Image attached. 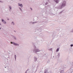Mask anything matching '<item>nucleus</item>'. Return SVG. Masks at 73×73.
<instances>
[{"label": "nucleus", "mask_w": 73, "mask_h": 73, "mask_svg": "<svg viewBox=\"0 0 73 73\" xmlns=\"http://www.w3.org/2000/svg\"><path fill=\"white\" fill-rule=\"evenodd\" d=\"M0 29H1V28H0Z\"/></svg>", "instance_id": "nucleus-36"}, {"label": "nucleus", "mask_w": 73, "mask_h": 73, "mask_svg": "<svg viewBox=\"0 0 73 73\" xmlns=\"http://www.w3.org/2000/svg\"><path fill=\"white\" fill-rule=\"evenodd\" d=\"M19 10L20 11H21L22 12L23 11V10H22V9L21 7H19Z\"/></svg>", "instance_id": "nucleus-15"}, {"label": "nucleus", "mask_w": 73, "mask_h": 73, "mask_svg": "<svg viewBox=\"0 0 73 73\" xmlns=\"http://www.w3.org/2000/svg\"><path fill=\"white\" fill-rule=\"evenodd\" d=\"M62 5L61 6L60 8H62L63 7H64V1H63L61 2Z\"/></svg>", "instance_id": "nucleus-4"}, {"label": "nucleus", "mask_w": 73, "mask_h": 73, "mask_svg": "<svg viewBox=\"0 0 73 73\" xmlns=\"http://www.w3.org/2000/svg\"><path fill=\"white\" fill-rule=\"evenodd\" d=\"M64 68H67V66H66V65H65L64 66Z\"/></svg>", "instance_id": "nucleus-21"}, {"label": "nucleus", "mask_w": 73, "mask_h": 73, "mask_svg": "<svg viewBox=\"0 0 73 73\" xmlns=\"http://www.w3.org/2000/svg\"><path fill=\"white\" fill-rule=\"evenodd\" d=\"M70 46H71V47H72V46H73V44H71Z\"/></svg>", "instance_id": "nucleus-22"}, {"label": "nucleus", "mask_w": 73, "mask_h": 73, "mask_svg": "<svg viewBox=\"0 0 73 73\" xmlns=\"http://www.w3.org/2000/svg\"><path fill=\"white\" fill-rule=\"evenodd\" d=\"M40 35H41V36H42V35H43V34H41Z\"/></svg>", "instance_id": "nucleus-26"}, {"label": "nucleus", "mask_w": 73, "mask_h": 73, "mask_svg": "<svg viewBox=\"0 0 73 73\" xmlns=\"http://www.w3.org/2000/svg\"><path fill=\"white\" fill-rule=\"evenodd\" d=\"M54 1L55 2L56 4H58L59 2H60V0H54Z\"/></svg>", "instance_id": "nucleus-8"}, {"label": "nucleus", "mask_w": 73, "mask_h": 73, "mask_svg": "<svg viewBox=\"0 0 73 73\" xmlns=\"http://www.w3.org/2000/svg\"><path fill=\"white\" fill-rule=\"evenodd\" d=\"M19 0V1H21V0Z\"/></svg>", "instance_id": "nucleus-35"}, {"label": "nucleus", "mask_w": 73, "mask_h": 73, "mask_svg": "<svg viewBox=\"0 0 73 73\" xmlns=\"http://www.w3.org/2000/svg\"><path fill=\"white\" fill-rule=\"evenodd\" d=\"M11 24L12 25H13V26H14L15 25V23H14V22L12 21L11 22Z\"/></svg>", "instance_id": "nucleus-9"}, {"label": "nucleus", "mask_w": 73, "mask_h": 73, "mask_svg": "<svg viewBox=\"0 0 73 73\" xmlns=\"http://www.w3.org/2000/svg\"><path fill=\"white\" fill-rule=\"evenodd\" d=\"M70 73H73V72H71Z\"/></svg>", "instance_id": "nucleus-27"}, {"label": "nucleus", "mask_w": 73, "mask_h": 73, "mask_svg": "<svg viewBox=\"0 0 73 73\" xmlns=\"http://www.w3.org/2000/svg\"><path fill=\"white\" fill-rule=\"evenodd\" d=\"M70 51H71V50H70Z\"/></svg>", "instance_id": "nucleus-34"}, {"label": "nucleus", "mask_w": 73, "mask_h": 73, "mask_svg": "<svg viewBox=\"0 0 73 73\" xmlns=\"http://www.w3.org/2000/svg\"><path fill=\"white\" fill-rule=\"evenodd\" d=\"M49 73V72H48V70H45L44 71V73Z\"/></svg>", "instance_id": "nucleus-11"}, {"label": "nucleus", "mask_w": 73, "mask_h": 73, "mask_svg": "<svg viewBox=\"0 0 73 73\" xmlns=\"http://www.w3.org/2000/svg\"><path fill=\"white\" fill-rule=\"evenodd\" d=\"M0 25H1V23H0Z\"/></svg>", "instance_id": "nucleus-28"}, {"label": "nucleus", "mask_w": 73, "mask_h": 73, "mask_svg": "<svg viewBox=\"0 0 73 73\" xmlns=\"http://www.w3.org/2000/svg\"><path fill=\"white\" fill-rule=\"evenodd\" d=\"M42 73V72H40V73Z\"/></svg>", "instance_id": "nucleus-30"}, {"label": "nucleus", "mask_w": 73, "mask_h": 73, "mask_svg": "<svg viewBox=\"0 0 73 73\" xmlns=\"http://www.w3.org/2000/svg\"><path fill=\"white\" fill-rule=\"evenodd\" d=\"M66 5V2L65 1H64V7H65Z\"/></svg>", "instance_id": "nucleus-13"}, {"label": "nucleus", "mask_w": 73, "mask_h": 73, "mask_svg": "<svg viewBox=\"0 0 73 73\" xmlns=\"http://www.w3.org/2000/svg\"><path fill=\"white\" fill-rule=\"evenodd\" d=\"M1 2V1H0V3Z\"/></svg>", "instance_id": "nucleus-31"}, {"label": "nucleus", "mask_w": 73, "mask_h": 73, "mask_svg": "<svg viewBox=\"0 0 73 73\" xmlns=\"http://www.w3.org/2000/svg\"><path fill=\"white\" fill-rule=\"evenodd\" d=\"M2 22H3V24H7V22L5 21L4 19H1Z\"/></svg>", "instance_id": "nucleus-7"}, {"label": "nucleus", "mask_w": 73, "mask_h": 73, "mask_svg": "<svg viewBox=\"0 0 73 73\" xmlns=\"http://www.w3.org/2000/svg\"><path fill=\"white\" fill-rule=\"evenodd\" d=\"M33 52L36 54H37L39 56H40L41 55V54H38L37 53L38 52H41V50H40L39 49L37 48L36 47V46H34V48L33 49Z\"/></svg>", "instance_id": "nucleus-1"}, {"label": "nucleus", "mask_w": 73, "mask_h": 73, "mask_svg": "<svg viewBox=\"0 0 73 73\" xmlns=\"http://www.w3.org/2000/svg\"><path fill=\"white\" fill-rule=\"evenodd\" d=\"M14 57H15V60H16V57H17V56H16V55H15Z\"/></svg>", "instance_id": "nucleus-18"}, {"label": "nucleus", "mask_w": 73, "mask_h": 73, "mask_svg": "<svg viewBox=\"0 0 73 73\" xmlns=\"http://www.w3.org/2000/svg\"><path fill=\"white\" fill-rule=\"evenodd\" d=\"M11 44H13L14 45H15V46H19V44L13 42H11Z\"/></svg>", "instance_id": "nucleus-2"}, {"label": "nucleus", "mask_w": 73, "mask_h": 73, "mask_svg": "<svg viewBox=\"0 0 73 73\" xmlns=\"http://www.w3.org/2000/svg\"><path fill=\"white\" fill-rule=\"evenodd\" d=\"M9 10V12H11L12 11V6L10 5H9L8 6Z\"/></svg>", "instance_id": "nucleus-3"}, {"label": "nucleus", "mask_w": 73, "mask_h": 73, "mask_svg": "<svg viewBox=\"0 0 73 73\" xmlns=\"http://www.w3.org/2000/svg\"><path fill=\"white\" fill-rule=\"evenodd\" d=\"M5 68H6V67H5Z\"/></svg>", "instance_id": "nucleus-33"}, {"label": "nucleus", "mask_w": 73, "mask_h": 73, "mask_svg": "<svg viewBox=\"0 0 73 73\" xmlns=\"http://www.w3.org/2000/svg\"><path fill=\"white\" fill-rule=\"evenodd\" d=\"M69 71H70V70H69Z\"/></svg>", "instance_id": "nucleus-32"}, {"label": "nucleus", "mask_w": 73, "mask_h": 73, "mask_svg": "<svg viewBox=\"0 0 73 73\" xmlns=\"http://www.w3.org/2000/svg\"><path fill=\"white\" fill-rule=\"evenodd\" d=\"M60 56V53L59 52L58 54H56V57H57L58 58H59Z\"/></svg>", "instance_id": "nucleus-5"}, {"label": "nucleus", "mask_w": 73, "mask_h": 73, "mask_svg": "<svg viewBox=\"0 0 73 73\" xmlns=\"http://www.w3.org/2000/svg\"><path fill=\"white\" fill-rule=\"evenodd\" d=\"M59 50H60V49H59V48H57V50H56V52H58Z\"/></svg>", "instance_id": "nucleus-16"}, {"label": "nucleus", "mask_w": 73, "mask_h": 73, "mask_svg": "<svg viewBox=\"0 0 73 73\" xmlns=\"http://www.w3.org/2000/svg\"><path fill=\"white\" fill-rule=\"evenodd\" d=\"M13 38L14 39V40H17V38H16V37L14 36H13Z\"/></svg>", "instance_id": "nucleus-14"}, {"label": "nucleus", "mask_w": 73, "mask_h": 73, "mask_svg": "<svg viewBox=\"0 0 73 73\" xmlns=\"http://www.w3.org/2000/svg\"><path fill=\"white\" fill-rule=\"evenodd\" d=\"M31 10H32V9L31 8Z\"/></svg>", "instance_id": "nucleus-29"}, {"label": "nucleus", "mask_w": 73, "mask_h": 73, "mask_svg": "<svg viewBox=\"0 0 73 73\" xmlns=\"http://www.w3.org/2000/svg\"><path fill=\"white\" fill-rule=\"evenodd\" d=\"M18 5L19 7H20L21 8H23V5L22 4H20V3H18Z\"/></svg>", "instance_id": "nucleus-6"}, {"label": "nucleus", "mask_w": 73, "mask_h": 73, "mask_svg": "<svg viewBox=\"0 0 73 73\" xmlns=\"http://www.w3.org/2000/svg\"><path fill=\"white\" fill-rule=\"evenodd\" d=\"M36 23V22H33L32 21H31L29 22L30 24H35V23Z\"/></svg>", "instance_id": "nucleus-10"}, {"label": "nucleus", "mask_w": 73, "mask_h": 73, "mask_svg": "<svg viewBox=\"0 0 73 73\" xmlns=\"http://www.w3.org/2000/svg\"><path fill=\"white\" fill-rule=\"evenodd\" d=\"M34 60L35 61H37V58L36 57H34Z\"/></svg>", "instance_id": "nucleus-12"}, {"label": "nucleus", "mask_w": 73, "mask_h": 73, "mask_svg": "<svg viewBox=\"0 0 73 73\" xmlns=\"http://www.w3.org/2000/svg\"><path fill=\"white\" fill-rule=\"evenodd\" d=\"M53 57H54V56H53Z\"/></svg>", "instance_id": "nucleus-37"}, {"label": "nucleus", "mask_w": 73, "mask_h": 73, "mask_svg": "<svg viewBox=\"0 0 73 73\" xmlns=\"http://www.w3.org/2000/svg\"><path fill=\"white\" fill-rule=\"evenodd\" d=\"M60 73H64V70H61Z\"/></svg>", "instance_id": "nucleus-17"}, {"label": "nucleus", "mask_w": 73, "mask_h": 73, "mask_svg": "<svg viewBox=\"0 0 73 73\" xmlns=\"http://www.w3.org/2000/svg\"><path fill=\"white\" fill-rule=\"evenodd\" d=\"M45 5H47V4H48V2H46L45 3Z\"/></svg>", "instance_id": "nucleus-23"}, {"label": "nucleus", "mask_w": 73, "mask_h": 73, "mask_svg": "<svg viewBox=\"0 0 73 73\" xmlns=\"http://www.w3.org/2000/svg\"><path fill=\"white\" fill-rule=\"evenodd\" d=\"M27 71H28V70H27L25 72V73H27Z\"/></svg>", "instance_id": "nucleus-24"}, {"label": "nucleus", "mask_w": 73, "mask_h": 73, "mask_svg": "<svg viewBox=\"0 0 73 73\" xmlns=\"http://www.w3.org/2000/svg\"><path fill=\"white\" fill-rule=\"evenodd\" d=\"M49 50H50L51 51H52V50H53V49H52V48H50L49 49H48Z\"/></svg>", "instance_id": "nucleus-19"}, {"label": "nucleus", "mask_w": 73, "mask_h": 73, "mask_svg": "<svg viewBox=\"0 0 73 73\" xmlns=\"http://www.w3.org/2000/svg\"><path fill=\"white\" fill-rule=\"evenodd\" d=\"M70 32H71L72 33H73V29L72 30L70 31Z\"/></svg>", "instance_id": "nucleus-20"}, {"label": "nucleus", "mask_w": 73, "mask_h": 73, "mask_svg": "<svg viewBox=\"0 0 73 73\" xmlns=\"http://www.w3.org/2000/svg\"><path fill=\"white\" fill-rule=\"evenodd\" d=\"M7 20H9V18H8L7 19Z\"/></svg>", "instance_id": "nucleus-25"}]
</instances>
